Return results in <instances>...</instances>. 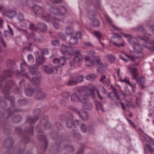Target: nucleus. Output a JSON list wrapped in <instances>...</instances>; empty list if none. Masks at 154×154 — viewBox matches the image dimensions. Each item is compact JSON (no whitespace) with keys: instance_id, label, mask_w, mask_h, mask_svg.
Returning <instances> with one entry per match:
<instances>
[{"instance_id":"obj_1","label":"nucleus","mask_w":154,"mask_h":154,"mask_svg":"<svg viewBox=\"0 0 154 154\" xmlns=\"http://www.w3.org/2000/svg\"><path fill=\"white\" fill-rule=\"evenodd\" d=\"M60 51L64 56L59 58H54L53 60L54 63H58L61 66L64 65L66 64L65 59L70 58L72 54H73L74 58L69 63L71 66H74L76 64L82 60V56L80 52L76 51L73 53V49L71 47L62 44L60 48Z\"/></svg>"},{"instance_id":"obj_2","label":"nucleus","mask_w":154,"mask_h":154,"mask_svg":"<svg viewBox=\"0 0 154 154\" xmlns=\"http://www.w3.org/2000/svg\"><path fill=\"white\" fill-rule=\"evenodd\" d=\"M95 90V87H93L92 88L90 87H80L78 89V94L74 93L71 95V101L74 103L78 101L83 102L85 100H87V95L94 94Z\"/></svg>"},{"instance_id":"obj_3","label":"nucleus","mask_w":154,"mask_h":154,"mask_svg":"<svg viewBox=\"0 0 154 154\" xmlns=\"http://www.w3.org/2000/svg\"><path fill=\"white\" fill-rule=\"evenodd\" d=\"M50 10L52 13L51 15V22H52L55 28L57 29L58 28L60 19H59V18L66 13V9L63 6H59L56 9L52 7L50 8Z\"/></svg>"},{"instance_id":"obj_4","label":"nucleus","mask_w":154,"mask_h":154,"mask_svg":"<svg viewBox=\"0 0 154 154\" xmlns=\"http://www.w3.org/2000/svg\"><path fill=\"white\" fill-rule=\"evenodd\" d=\"M32 10L36 16L40 17L43 20L49 22L51 21V15L45 13L44 9L42 7L35 5L32 8Z\"/></svg>"},{"instance_id":"obj_5","label":"nucleus","mask_w":154,"mask_h":154,"mask_svg":"<svg viewBox=\"0 0 154 154\" xmlns=\"http://www.w3.org/2000/svg\"><path fill=\"white\" fill-rule=\"evenodd\" d=\"M14 85V83L13 81L10 80L6 83L5 87L2 89L5 98L10 101L11 105L12 106H14V97H9V91L10 89Z\"/></svg>"},{"instance_id":"obj_6","label":"nucleus","mask_w":154,"mask_h":154,"mask_svg":"<svg viewBox=\"0 0 154 154\" xmlns=\"http://www.w3.org/2000/svg\"><path fill=\"white\" fill-rule=\"evenodd\" d=\"M132 73V76L133 79L135 80L137 84L140 86L143 87L146 82V79L143 77H140L138 79L137 78L138 74L137 70L135 68H131L130 70Z\"/></svg>"},{"instance_id":"obj_7","label":"nucleus","mask_w":154,"mask_h":154,"mask_svg":"<svg viewBox=\"0 0 154 154\" xmlns=\"http://www.w3.org/2000/svg\"><path fill=\"white\" fill-rule=\"evenodd\" d=\"M48 119V117L45 116L41 119L40 123L41 126L38 125L36 127L37 132H42L43 130L42 128H44L45 129L47 130L49 129L50 128L51 125L49 122L47 121Z\"/></svg>"},{"instance_id":"obj_8","label":"nucleus","mask_w":154,"mask_h":154,"mask_svg":"<svg viewBox=\"0 0 154 154\" xmlns=\"http://www.w3.org/2000/svg\"><path fill=\"white\" fill-rule=\"evenodd\" d=\"M114 34L116 36L115 38H117L118 40L120 41V43H117L115 42H113L114 45L118 47L124 46L125 43L124 41H123L119 39L121 37L124 36L125 38H131V36L130 34H125L122 33H115Z\"/></svg>"},{"instance_id":"obj_9","label":"nucleus","mask_w":154,"mask_h":154,"mask_svg":"<svg viewBox=\"0 0 154 154\" xmlns=\"http://www.w3.org/2000/svg\"><path fill=\"white\" fill-rule=\"evenodd\" d=\"M95 52L93 51H88V55L85 56L86 64L88 66L94 65V61L91 60V58L94 57Z\"/></svg>"},{"instance_id":"obj_10","label":"nucleus","mask_w":154,"mask_h":154,"mask_svg":"<svg viewBox=\"0 0 154 154\" xmlns=\"http://www.w3.org/2000/svg\"><path fill=\"white\" fill-rule=\"evenodd\" d=\"M93 59L94 60L96 61V63L99 66L97 69V72L100 73L103 72L104 71L106 65L100 62V57L98 56L94 57Z\"/></svg>"},{"instance_id":"obj_11","label":"nucleus","mask_w":154,"mask_h":154,"mask_svg":"<svg viewBox=\"0 0 154 154\" xmlns=\"http://www.w3.org/2000/svg\"><path fill=\"white\" fill-rule=\"evenodd\" d=\"M13 74V71L10 69L9 70L5 69L4 71L3 72V75L0 76V89L2 86V84L1 82L4 81L6 77H10Z\"/></svg>"},{"instance_id":"obj_12","label":"nucleus","mask_w":154,"mask_h":154,"mask_svg":"<svg viewBox=\"0 0 154 154\" xmlns=\"http://www.w3.org/2000/svg\"><path fill=\"white\" fill-rule=\"evenodd\" d=\"M8 115L7 117L8 118L11 117L12 120L15 123H18L21 120L22 118L19 115H17L16 116H13L14 113L12 112V111L11 110L10 108L8 109Z\"/></svg>"},{"instance_id":"obj_13","label":"nucleus","mask_w":154,"mask_h":154,"mask_svg":"<svg viewBox=\"0 0 154 154\" xmlns=\"http://www.w3.org/2000/svg\"><path fill=\"white\" fill-rule=\"evenodd\" d=\"M40 113V110L39 109H35L33 113L34 115V118L29 117L27 120V122L30 123H33L35 122L38 119V117L37 116H38Z\"/></svg>"},{"instance_id":"obj_14","label":"nucleus","mask_w":154,"mask_h":154,"mask_svg":"<svg viewBox=\"0 0 154 154\" xmlns=\"http://www.w3.org/2000/svg\"><path fill=\"white\" fill-rule=\"evenodd\" d=\"M90 94L87 95V100H85L83 102H81L83 103L82 107L83 108L88 110H91L92 109L93 106L92 104L88 101V96Z\"/></svg>"},{"instance_id":"obj_15","label":"nucleus","mask_w":154,"mask_h":154,"mask_svg":"<svg viewBox=\"0 0 154 154\" xmlns=\"http://www.w3.org/2000/svg\"><path fill=\"white\" fill-rule=\"evenodd\" d=\"M141 51H139L138 52L134 53L133 55H131L126 56L130 58L131 61H134L136 58L138 57L141 58L144 57V54Z\"/></svg>"},{"instance_id":"obj_16","label":"nucleus","mask_w":154,"mask_h":154,"mask_svg":"<svg viewBox=\"0 0 154 154\" xmlns=\"http://www.w3.org/2000/svg\"><path fill=\"white\" fill-rule=\"evenodd\" d=\"M41 68L42 70L48 74H51L53 72L54 68L51 64L43 66Z\"/></svg>"},{"instance_id":"obj_17","label":"nucleus","mask_w":154,"mask_h":154,"mask_svg":"<svg viewBox=\"0 0 154 154\" xmlns=\"http://www.w3.org/2000/svg\"><path fill=\"white\" fill-rule=\"evenodd\" d=\"M84 120L87 121L88 119V116L87 112L82 109L77 111V113Z\"/></svg>"},{"instance_id":"obj_18","label":"nucleus","mask_w":154,"mask_h":154,"mask_svg":"<svg viewBox=\"0 0 154 154\" xmlns=\"http://www.w3.org/2000/svg\"><path fill=\"white\" fill-rule=\"evenodd\" d=\"M24 16L22 14H18L17 19L20 22V26L22 27H25L26 26V22L24 19Z\"/></svg>"},{"instance_id":"obj_19","label":"nucleus","mask_w":154,"mask_h":154,"mask_svg":"<svg viewBox=\"0 0 154 154\" xmlns=\"http://www.w3.org/2000/svg\"><path fill=\"white\" fill-rule=\"evenodd\" d=\"M20 30H23V31L26 34V36L27 39L28 40H30L33 41H35L36 39L35 35L32 33H29V34L27 33V32L26 30L25 29H19Z\"/></svg>"},{"instance_id":"obj_20","label":"nucleus","mask_w":154,"mask_h":154,"mask_svg":"<svg viewBox=\"0 0 154 154\" xmlns=\"http://www.w3.org/2000/svg\"><path fill=\"white\" fill-rule=\"evenodd\" d=\"M35 98L37 99L42 100L45 98L46 94L45 93L42 92L40 90H36L35 91Z\"/></svg>"},{"instance_id":"obj_21","label":"nucleus","mask_w":154,"mask_h":154,"mask_svg":"<svg viewBox=\"0 0 154 154\" xmlns=\"http://www.w3.org/2000/svg\"><path fill=\"white\" fill-rule=\"evenodd\" d=\"M16 13L15 11L8 10L2 14L3 15H5L10 18L14 17L16 15Z\"/></svg>"},{"instance_id":"obj_22","label":"nucleus","mask_w":154,"mask_h":154,"mask_svg":"<svg viewBox=\"0 0 154 154\" xmlns=\"http://www.w3.org/2000/svg\"><path fill=\"white\" fill-rule=\"evenodd\" d=\"M38 29L40 28L41 29H46L47 28V26L44 23H39L37 24V27H35V26L32 24L31 23L29 25V29Z\"/></svg>"},{"instance_id":"obj_23","label":"nucleus","mask_w":154,"mask_h":154,"mask_svg":"<svg viewBox=\"0 0 154 154\" xmlns=\"http://www.w3.org/2000/svg\"><path fill=\"white\" fill-rule=\"evenodd\" d=\"M73 125V116L72 114H70L68 118L66 119V125L68 128H70Z\"/></svg>"},{"instance_id":"obj_24","label":"nucleus","mask_w":154,"mask_h":154,"mask_svg":"<svg viewBox=\"0 0 154 154\" xmlns=\"http://www.w3.org/2000/svg\"><path fill=\"white\" fill-rule=\"evenodd\" d=\"M77 84L75 79V75L73 74L68 80L67 84L69 86H71L76 85Z\"/></svg>"},{"instance_id":"obj_25","label":"nucleus","mask_w":154,"mask_h":154,"mask_svg":"<svg viewBox=\"0 0 154 154\" xmlns=\"http://www.w3.org/2000/svg\"><path fill=\"white\" fill-rule=\"evenodd\" d=\"M109 97L112 100L120 99L119 95L117 94V92L112 91L108 94Z\"/></svg>"},{"instance_id":"obj_26","label":"nucleus","mask_w":154,"mask_h":154,"mask_svg":"<svg viewBox=\"0 0 154 154\" xmlns=\"http://www.w3.org/2000/svg\"><path fill=\"white\" fill-rule=\"evenodd\" d=\"M99 81L101 82L104 85L108 86L109 83V80L106 79V76L104 75H102Z\"/></svg>"},{"instance_id":"obj_27","label":"nucleus","mask_w":154,"mask_h":154,"mask_svg":"<svg viewBox=\"0 0 154 154\" xmlns=\"http://www.w3.org/2000/svg\"><path fill=\"white\" fill-rule=\"evenodd\" d=\"M6 65L8 69H12L14 67V62L12 59H8L6 61Z\"/></svg>"},{"instance_id":"obj_28","label":"nucleus","mask_w":154,"mask_h":154,"mask_svg":"<svg viewBox=\"0 0 154 154\" xmlns=\"http://www.w3.org/2000/svg\"><path fill=\"white\" fill-rule=\"evenodd\" d=\"M24 90L25 93L27 96H31L34 93L33 90L31 87H29L26 89L25 88Z\"/></svg>"},{"instance_id":"obj_29","label":"nucleus","mask_w":154,"mask_h":154,"mask_svg":"<svg viewBox=\"0 0 154 154\" xmlns=\"http://www.w3.org/2000/svg\"><path fill=\"white\" fill-rule=\"evenodd\" d=\"M133 47L135 51V53L138 52L139 51H141L143 48L142 46L138 43L133 45Z\"/></svg>"},{"instance_id":"obj_30","label":"nucleus","mask_w":154,"mask_h":154,"mask_svg":"<svg viewBox=\"0 0 154 154\" xmlns=\"http://www.w3.org/2000/svg\"><path fill=\"white\" fill-rule=\"evenodd\" d=\"M147 150H149L151 152V154H154V149L151 147L149 145L146 144L144 147V154H145Z\"/></svg>"},{"instance_id":"obj_31","label":"nucleus","mask_w":154,"mask_h":154,"mask_svg":"<svg viewBox=\"0 0 154 154\" xmlns=\"http://www.w3.org/2000/svg\"><path fill=\"white\" fill-rule=\"evenodd\" d=\"M144 46L150 51H152L154 50V41L152 43H149L147 42L146 45H144Z\"/></svg>"},{"instance_id":"obj_32","label":"nucleus","mask_w":154,"mask_h":154,"mask_svg":"<svg viewBox=\"0 0 154 154\" xmlns=\"http://www.w3.org/2000/svg\"><path fill=\"white\" fill-rule=\"evenodd\" d=\"M95 104L96 108L97 110H101L104 112L103 107L100 101L96 100Z\"/></svg>"},{"instance_id":"obj_33","label":"nucleus","mask_w":154,"mask_h":154,"mask_svg":"<svg viewBox=\"0 0 154 154\" xmlns=\"http://www.w3.org/2000/svg\"><path fill=\"white\" fill-rule=\"evenodd\" d=\"M96 78V75L94 74H90L86 75V79L90 81H94Z\"/></svg>"},{"instance_id":"obj_34","label":"nucleus","mask_w":154,"mask_h":154,"mask_svg":"<svg viewBox=\"0 0 154 154\" xmlns=\"http://www.w3.org/2000/svg\"><path fill=\"white\" fill-rule=\"evenodd\" d=\"M37 71V67L36 66H31L29 67V72L32 75H34L36 74Z\"/></svg>"},{"instance_id":"obj_35","label":"nucleus","mask_w":154,"mask_h":154,"mask_svg":"<svg viewBox=\"0 0 154 154\" xmlns=\"http://www.w3.org/2000/svg\"><path fill=\"white\" fill-rule=\"evenodd\" d=\"M30 80L32 83L35 85L38 84L40 82L39 78L37 77H33L32 79H30Z\"/></svg>"},{"instance_id":"obj_36","label":"nucleus","mask_w":154,"mask_h":154,"mask_svg":"<svg viewBox=\"0 0 154 154\" xmlns=\"http://www.w3.org/2000/svg\"><path fill=\"white\" fill-rule=\"evenodd\" d=\"M120 104L123 110H125V109L127 107H128L130 105V102L128 101H126L124 103L122 102H120Z\"/></svg>"},{"instance_id":"obj_37","label":"nucleus","mask_w":154,"mask_h":154,"mask_svg":"<svg viewBox=\"0 0 154 154\" xmlns=\"http://www.w3.org/2000/svg\"><path fill=\"white\" fill-rule=\"evenodd\" d=\"M75 75V79L77 83L78 82H81L83 80V77L82 75H78L76 73H73Z\"/></svg>"},{"instance_id":"obj_38","label":"nucleus","mask_w":154,"mask_h":154,"mask_svg":"<svg viewBox=\"0 0 154 154\" xmlns=\"http://www.w3.org/2000/svg\"><path fill=\"white\" fill-rule=\"evenodd\" d=\"M45 62V58L42 57H39L37 58L36 60V62L37 64H43Z\"/></svg>"},{"instance_id":"obj_39","label":"nucleus","mask_w":154,"mask_h":154,"mask_svg":"<svg viewBox=\"0 0 154 154\" xmlns=\"http://www.w3.org/2000/svg\"><path fill=\"white\" fill-rule=\"evenodd\" d=\"M69 42L72 45H75L78 43L77 39L75 37L72 36L71 37Z\"/></svg>"},{"instance_id":"obj_40","label":"nucleus","mask_w":154,"mask_h":154,"mask_svg":"<svg viewBox=\"0 0 154 154\" xmlns=\"http://www.w3.org/2000/svg\"><path fill=\"white\" fill-rule=\"evenodd\" d=\"M129 42L133 46V45L137 44L138 42V40L137 38L135 37L132 38L131 37L129 41Z\"/></svg>"},{"instance_id":"obj_41","label":"nucleus","mask_w":154,"mask_h":154,"mask_svg":"<svg viewBox=\"0 0 154 154\" xmlns=\"http://www.w3.org/2000/svg\"><path fill=\"white\" fill-rule=\"evenodd\" d=\"M5 34L6 36H12L13 35L14 33L12 29H8L4 31Z\"/></svg>"},{"instance_id":"obj_42","label":"nucleus","mask_w":154,"mask_h":154,"mask_svg":"<svg viewBox=\"0 0 154 154\" xmlns=\"http://www.w3.org/2000/svg\"><path fill=\"white\" fill-rule=\"evenodd\" d=\"M105 17V18H106V19L107 21L108 22V23L110 24H111L112 26L113 27V28H114V29H118V28L116 26H115L113 24H112V20L108 16L106 15Z\"/></svg>"},{"instance_id":"obj_43","label":"nucleus","mask_w":154,"mask_h":154,"mask_svg":"<svg viewBox=\"0 0 154 154\" xmlns=\"http://www.w3.org/2000/svg\"><path fill=\"white\" fill-rule=\"evenodd\" d=\"M93 34L94 35L96 36L99 40L102 38V35L100 32L98 31H95L93 33Z\"/></svg>"},{"instance_id":"obj_44","label":"nucleus","mask_w":154,"mask_h":154,"mask_svg":"<svg viewBox=\"0 0 154 154\" xmlns=\"http://www.w3.org/2000/svg\"><path fill=\"white\" fill-rule=\"evenodd\" d=\"M100 24L99 20L97 19H94L92 22V25L95 27L98 26Z\"/></svg>"},{"instance_id":"obj_45","label":"nucleus","mask_w":154,"mask_h":154,"mask_svg":"<svg viewBox=\"0 0 154 154\" xmlns=\"http://www.w3.org/2000/svg\"><path fill=\"white\" fill-rule=\"evenodd\" d=\"M106 57L110 60L111 63H112L115 60V57L111 54H108Z\"/></svg>"},{"instance_id":"obj_46","label":"nucleus","mask_w":154,"mask_h":154,"mask_svg":"<svg viewBox=\"0 0 154 154\" xmlns=\"http://www.w3.org/2000/svg\"><path fill=\"white\" fill-rule=\"evenodd\" d=\"M80 128L82 131L84 133L86 132L88 130L87 128H86L85 125L83 123L81 124Z\"/></svg>"},{"instance_id":"obj_47","label":"nucleus","mask_w":154,"mask_h":154,"mask_svg":"<svg viewBox=\"0 0 154 154\" xmlns=\"http://www.w3.org/2000/svg\"><path fill=\"white\" fill-rule=\"evenodd\" d=\"M119 80L120 82L126 83L128 85H129V83H130L129 82V79L128 77H125L123 79H122L121 78H119Z\"/></svg>"},{"instance_id":"obj_48","label":"nucleus","mask_w":154,"mask_h":154,"mask_svg":"<svg viewBox=\"0 0 154 154\" xmlns=\"http://www.w3.org/2000/svg\"><path fill=\"white\" fill-rule=\"evenodd\" d=\"M27 68L26 65L24 63L21 64L20 69L22 72H23L25 71Z\"/></svg>"},{"instance_id":"obj_49","label":"nucleus","mask_w":154,"mask_h":154,"mask_svg":"<svg viewBox=\"0 0 154 154\" xmlns=\"http://www.w3.org/2000/svg\"><path fill=\"white\" fill-rule=\"evenodd\" d=\"M38 136V139L40 141H45L46 138L45 136L42 134H39Z\"/></svg>"},{"instance_id":"obj_50","label":"nucleus","mask_w":154,"mask_h":154,"mask_svg":"<svg viewBox=\"0 0 154 154\" xmlns=\"http://www.w3.org/2000/svg\"><path fill=\"white\" fill-rule=\"evenodd\" d=\"M27 59L28 61L30 63H33L34 61L33 57L31 54L27 56Z\"/></svg>"},{"instance_id":"obj_51","label":"nucleus","mask_w":154,"mask_h":154,"mask_svg":"<svg viewBox=\"0 0 154 154\" xmlns=\"http://www.w3.org/2000/svg\"><path fill=\"white\" fill-rule=\"evenodd\" d=\"M57 73L58 74H61L62 72V69L60 66H57L55 68Z\"/></svg>"},{"instance_id":"obj_52","label":"nucleus","mask_w":154,"mask_h":154,"mask_svg":"<svg viewBox=\"0 0 154 154\" xmlns=\"http://www.w3.org/2000/svg\"><path fill=\"white\" fill-rule=\"evenodd\" d=\"M61 96L62 97L66 99H68L70 96V94L69 93L66 92L63 93L61 94Z\"/></svg>"},{"instance_id":"obj_53","label":"nucleus","mask_w":154,"mask_h":154,"mask_svg":"<svg viewBox=\"0 0 154 154\" xmlns=\"http://www.w3.org/2000/svg\"><path fill=\"white\" fill-rule=\"evenodd\" d=\"M146 23L147 24H149V25H147V26H149V27L152 28V29H154V24H153L154 23L153 22L150 21L147 22Z\"/></svg>"},{"instance_id":"obj_54","label":"nucleus","mask_w":154,"mask_h":154,"mask_svg":"<svg viewBox=\"0 0 154 154\" xmlns=\"http://www.w3.org/2000/svg\"><path fill=\"white\" fill-rule=\"evenodd\" d=\"M66 34L72 35L74 33L73 29H66Z\"/></svg>"},{"instance_id":"obj_55","label":"nucleus","mask_w":154,"mask_h":154,"mask_svg":"<svg viewBox=\"0 0 154 154\" xmlns=\"http://www.w3.org/2000/svg\"><path fill=\"white\" fill-rule=\"evenodd\" d=\"M51 43L53 45L57 46L59 45L60 42L59 40H55L52 41Z\"/></svg>"},{"instance_id":"obj_56","label":"nucleus","mask_w":154,"mask_h":154,"mask_svg":"<svg viewBox=\"0 0 154 154\" xmlns=\"http://www.w3.org/2000/svg\"><path fill=\"white\" fill-rule=\"evenodd\" d=\"M28 134L30 135H32L33 134V128L32 127H30L27 131Z\"/></svg>"},{"instance_id":"obj_57","label":"nucleus","mask_w":154,"mask_h":154,"mask_svg":"<svg viewBox=\"0 0 154 154\" xmlns=\"http://www.w3.org/2000/svg\"><path fill=\"white\" fill-rule=\"evenodd\" d=\"M19 84L20 87L22 88L23 86L25 87L26 86L25 80L23 79H22L19 82Z\"/></svg>"},{"instance_id":"obj_58","label":"nucleus","mask_w":154,"mask_h":154,"mask_svg":"<svg viewBox=\"0 0 154 154\" xmlns=\"http://www.w3.org/2000/svg\"><path fill=\"white\" fill-rule=\"evenodd\" d=\"M7 104L6 101L5 100H3L0 102V106L1 107H3L7 106Z\"/></svg>"},{"instance_id":"obj_59","label":"nucleus","mask_w":154,"mask_h":154,"mask_svg":"<svg viewBox=\"0 0 154 154\" xmlns=\"http://www.w3.org/2000/svg\"><path fill=\"white\" fill-rule=\"evenodd\" d=\"M76 38L77 39H81L82 37V33L79 31L77 32L76 34Z\"/></svg>"},{"instance_id":"obj_60","label":"nucleus","mask_w":154,"mask_h":154,"mask_svg":"<svg viewBox=\"0 0 154 154\" xmlns=\"http://www.w3.org/2000/svg\"><path fill=\"white\" fill-rule=\"evenodd\" d=\"M57 127L59 129H61L62 128V126L61 123L58 122H57L55 124Z\"/></svg>"},{"instance_id":"obj_61","label":"nucleus","mask_w":154,"mask_h":154,"mask_svg":"<svg viewBox=\"0 0 154 154\" xmlns=\"http://www.w3.org/2000/svg\"><path fill=\"white\" fill-rule=\"evenodd\" d=\"M87 130H89L90 131H93L95 129L94 127L91 125H89L87 127Z\"/></svg>"},{"instance_id":"obj_62","label":"nucleus","mask_w":154,"mask_h":154,"mask_svg":"<svg viewBox=\"0 0 154 154\" xmlns=\"http://www.w3.org/2000/svg\"><path fill=\"white\" fill-rule=\"evenodd\" d=\"M69 109L70 110H72L75 112L76 114L77 113V111H79V110L71 106H69Z\"/></svg>"},{"instance_id":"obj_63","label":"nucleus","mask_w":154,"mask_h":154,"mask_svg":"<svg viewBox=\"0 0 154 154\" xmlns=\"http://www.w3.org/2000/svg\"><path fill=\"white\" fill-rule=\"evenodd\" d=\"M18 103H19V104L21 105L25 104L26 103V101L24 100H19L18 101Z\"/></svg>"},{"instance_id":"obj_64","label":"nucleus","mask_w":154,"mask_h":154,"mask_svg":"<svg viewBox=\"0 0 154 154\" xmlns=\"http://www.w3.org/2000/svg\"><path fill=\"white\" fill-rule=\"evenodd\" d=\"M49 51L47 49H44L42 51V54L43 55H47Z\"/></svg>"}]
</instances>
